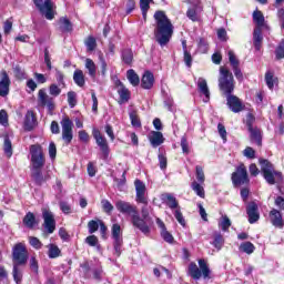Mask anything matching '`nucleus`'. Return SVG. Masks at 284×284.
I'll return each instance as SVG.
<instances>
[{
	"label": "nucleus",
	"mask_w": 284,
	"mask_h": 284,
	"mask_svg": "<svg viewBox=\"0 0 284 284\" xmlns=\"http://www.w3.org/2000/svg\"><path fill=\"white\" fill-rule=\"evenodd\" d=\"M28 248L26 244L17 243L12 248V262L13 265H26L28 263Z\"/></svg>",
	"instance_id": "obj_9"
},
{
	"label": "nucleus",
	"mask_w": 284,
	"mask_h": 284,
	"mask_svg": "<svg viewBox=\"0 0 284 284\" xmlns=\"http://www.w3.org/2000/svg\"><path fill=\"white\" fill-rule=\"evenodd\" d=\"M29 243L34 250H41V247H43V243H41V240L34 236L29 237Z\"/></svg>",
	"instance_id": "obj_50"
},
{
	"label": "nucleus",
	"mask_w": 284,
	"mask_h": 284,
	"mask_svg": "<svg viewBox=\"0 0 284 284\" xmlns=\"http://www.w3.org/2000/svg\"><path fill=\"white\" fill-rule=\"evenodd\" d=\"M219 88L226 97L234 92V75L225 67L220 68Z\"/></svg>",
	"instance_id": "obj_5"
},
{
	"label": "nucleus",
	"mask_w": 284,
	"mask_h": 284,
	"mask_svg": "<svg viewBox=\"0 0 284 284\" xmlns=\"http://www.w3.org/2000/svg\"><path fill=\"white\" fill-rule=\"evenodd\" d=\"M191 187L197 196H200L201 199H205V189H203V185L200 184V182L193 181Z\"/></svg>",
	"instance_id": "obj_39"
},
{
	"label": "nucleus",
	"mask_w": 284,
	"mask_h": 284,
	"mask_svg": "<svg viewBox=\"0 0 284 284\" xmlns=\"http://www.w3.org/2000/svg\"><path fill=\"white\" fill-rule=\"evenodd\" d=\"M34 128H37V116H34V112L28 111L24 116V130L32 132Z\"/></svg>",
	"instance_id": "obj_23"
},
{
	"label": "nucleus",
	"mask_w": 284,
	"mask_h": 284,
	"mask_svg": "<svg viewBox=\"0 0 284 284\" xmlns=\"http://www.w3.org/2000/svg\"><path fill=\"white\" fill-rule=\"evenodd\" d=\"M231 181L234 187H241V185H247L250 183V175L247 174V168L245 164H240L235 172L231 175Z\"/></svg>",
	"instance_id": "obj_8"
},
{
	"label": "nucleus",
	"mask_w": 284,
	"mask_h": 284,
	"mask_svg": "<svg viewBox=\"0 0 284 284\" xmlns=\"http://www.w3.org/2000/svg\"><path fill=\"white\" fill-rule=\"evenodd\" d=\"M22 223L23 225H26V227L32 230V227H34V224L37 223V217L34 216V213L28 212L23 217Z\"/></svg>",
	"instance_id": "obj_33"
},
{
	"label": "nucleus",
	"mask_w": 284,
	"mask_h": 284,
	"mask_svg": "<svg viewBox=\"0 0 284 284\" xmlns=\"http://www.w3.org/2000/svg\"><path fill=\"white\" fill-rule=\"evenodd\" d=\"M31 170V180L36 185H43L50 181V174L43 173V169H30Z\"/></svg>",
	"instance_id": "obj_15"
},
{
	"label": "nucleus",
	"mask_w": 284,
	"mask_h": 284,
	"mask_svg": "<svg viewBox=\"0 0 284 284\" xmlns=\"http://www.w3.org/2000/svg\"><path fill=\"white\" fill-rule=\"evenodd\" d=\"M38 105L40 108H48L50 112L54 110V99L48 95L45 89H40L38 92Z\"/></svg>",
	"instance_id": "obj_14"
},
{
	"label": "nucleus",
	"mask_w": 284,
	"mask_h": 284,
	"mask_svg": "<svg viewBox=\"0 0 284 284\" xmlns=\"http://www.w3.org/2000/svg\"><path fill=\"white\" fill-rule=\"evenodd\" d=\"M73 81L75 85H79V88H83L85 85V75L83 74V71L75 70L73 73Z\"/></svg>",
	"instance_id": "obj_35"
},
{
	"label": "nucleus",
	"mask_w": 284,
	"mask_h": 284,
	"mask_svg": "<svg viewBox=\"0 0 284 284\" xmlns=\"http://www.w3.org/2000/svg\"><path fill=\"white\" fill-rule=\"evenodd\" d=\"M85 243L91 247H97V245H99V239L97 235H91L85 239Z\"/></svg>",
	"instance_id": "obj_60"
},
{
	"label": "nucleus",
	"mask_w": 284,
	"mask_h": 284,
	"mask_svg": "<svg viewBox=\"0 0 284 284\" xmlns=\"http://www.w3.org/2000/svg\"><path fill=\"white\" fill-rule=\"evenodd\" d=\"M93 138L95 139V143L102 152V159L106 161V159L110 156V145L108 144V140L105 136H103V134H101L99 129L93 130Z\"/></svg>",
	"instance_id": "obj_11"
},
{
	"label": "nucleus",
	"mask_w": 284,
	"mask_h": 284,
	"mask_svg": "<svg viewBox=\"0 0 284 284\" xmlns=\"http://www.w3.org/2000/svg\"><path fill=\"white\" fill-rule=\"evenodd\" d=\"M161 236L166 243H174V236H172L170 232H168V229L161 231Z\"/></svg>",
	"instance_id": "obj_62"
},
{
	"label": "nucleus",
	"mask_w": 284,
	"mask_h": 284,
	"mask_svg": "<svg viewBox=\"0 0 284 284\" xmlns=\"http://www.w3.org/2000/svg\"><path fill=\"white\" fill-rule=\"evenodd\" d=\"M29 265L33 274H39V261H37V257L32 256L29 261Z\"/></svg>",
	"instance_id": "obj_53"
},
{
	"label": "nucleus",
	"mask_w": 284,
	"mask_h": 284,
	"mask_svg": "<svg viewBox=\"0 0 284 284\" xmlns=\"http://www.w3.org/2000/svg\"><path fill=\"white\" fill-rule=\"evenodd\" d=\"M197 90L200 94H203V102L207 103L210 101V88L207 87V81L203 78L197 80Z\"/></svg>",
	"instance_id": "obj_21"
},
{
	"label": "nucleus",
	"mask_w": 284,
	"mask_h": 284,
	"mask_svg": "<svg viewBox=\"0 0 284 284\" xmlns=\"http://www.w3.org/2000/svg\"><path fill=\"white\" fill-rule=\"evenodd\" d=\"M210 266H207L205 260H199V266L196 263H191L189 265V274L194 281H199L202 276L203 278H210Z\"/></svg>",
	"instance_id": "obj_6"
},
{
	"label": "nucleus",
	"mask_w": 284,
	"mask_h": 284,
	"mask_svg": "<svg viewBox=\"0 0 284 284\" xmlns=\"http://www.w3.org/2000/svg\"><path fill=\"white\" fill-rule=\"evenodd\" d=\"M126 79H129L131 85H134V88H136V85L141 83V79L139 78V74H136V72L133 69H130L126 72Z\"/></svg>",
	"instance_id": "obj_37"
},
{
	"label": "nucleus",
	"mask_w": 284,
	"mask_h": 284,
	"mask_svg": "<svg viewBox=\"0 0 284 284\" xmlns=\"http://www.w3.org/2000/svg\"><path fill=\"white\" fill-rule=\"evenodd\" d=\"M243 155L246 156V159H256V151L252 146H247L243 151Z\"/></svg>",
	"instance_id": "obj_59"
},
{
	"label": "nucleus",
	"mask_w": 284,
	"mask_h": 284,
	"mask_svg": "<svg viewBox=\"0 0 284 284\" xmlns=\"http://www.w3.org/2000/svg\"><path fill=\"white\" fill-rule=\"evenodd\" d=\"M253 45L255 50H261L263 45V29L255 28L253 31Z\"/></svg>",
	"instance_id": "obj_28"
},
{
	"label": "nucleus",
	"mask_w": 284,
	"mask_h": 284,
	"mask_svg": "<svg viewBox=\"0 0 284 284\" xmlns=\"http://www.w3.org/2000/svg\"><path fill=\"white\" fill-rule=\"evenodd\" d=\"M150 3H152V0H140V8L144 19L148 17V10H150Z\"/></svg>",
	"instance_id": "obj_46"
},
{
	"label": "nucleus",
	"mask_w": 284,
	"mask_h": 284,
	"mask_svg": "<svg viewBox=\"0 0 284 284\" xmlns=\"http://www.w3.org/2000/svg\"><path fill=\"white\" fill-rule=\"evenodd\" d=\"M162 203H165L170 210H179V201L170 193H163L161 195Z\"/></svg>",
	"instance_id": "obj_24"
},
{
	"label": "nucleus",
	"mask_w": 284,
	"mask_h": 284,
	"mask_svg": "<svg viewBox=\"0 0 284 284\" xmlns=\"http://www.w3.org/2000/svg\"><path fill=\"white\" fill-rule=\"evenodd\" d=\"M155 19V29L154 37L155 41L163 48V45H168L170 40L172 39V34H174V27L172 22L168 19L165 11H156L154 13Z\"/></svg>",
	"instance_id": "obj_1"
},
{
	"label": "nucleus",
	"mask_w": 284,
	"mask_h": 284,
	"mask_svg": "<svg viewBox=\"0 0 284 284\" xmlns=\"http://www.w3.org/2000/svg\"><path fill=\"white\" fill-rule=\"evenodd\" d=\"M261 172L268 185H276L283 181V174L274 170V164L270 160L260 159Z\"/></svg>",
	"instance_id": "obj_4"
},
{
	"label": "nucleus",
	"mask_w": 284,
	"mask_h": 284,
	"mask_svg": "<svg viewBox=\"0 0 284 284\" xmlns=\"http://www.w3.org/2000/svg\"><path fill=\"white\" fill-rule=\"evenodd\" d=\"M246 214L248 216V223L254 224L261 219V214L258 213V205L256 202H251L246 206Z\"/></svg>",
	"instance_id": "obj_19"
},
{
	"label": "nucleus",
	"mask_w": 284,
	"mask_h": 284,
	"mask_svg": "<svg viewBox=\"0 0 284 284\" xmlns=\"http://www.w3.org/2000/svg\"><path fill=\"white\" fill-rule=\"evenodd\" d=\"M99 221H94V220H91L89 223H88V227H89V234H94V232H97L99 230Z\"/></svg>",
	"instance_id": "obj_57"
},
{
	"label": "nucleus",
	"mask_w": 284,
	"mask_h": 284,
	"mask_svg": "<svg viewBox=\"0 0 284 284\" xmlns=\"http://www.w3.org/2000/svg\"><path fill=\"white\" fill-rule=\"evenodd\" d=\"M240 250L245 252V254H253L254 253V244L252 242H245L240 245Z\"/></svg>",
	"instance_id": "obj_45"
},
{
	"label": "nucleus",
	"mask_w": 284,
	"mask_h": 284,
	"mask_svg": "<svg viewBox=\"0 0 284 284\" xmlns=\"http://www.w3.org/2000/svg\"><path fill=\"white\" fill-rule=\"evenodd\" d=\"M270 221L274 227H277L278 230H283L284 227L283 215L280 213L278 210L273 209L270 212Z\"/></svg>",
	"instance_id": "obj_20"
},
{
	"label": "nucleus",
	"mask_w": 284,
	"mask_h": 284,
	"mask_svg": "<svg viewBox=\"0 0 284 284\" xmlns=\"http://www.w3.org/2000/svg\"><path fill=\"white\" fill-rule=\"evenodd\" d=\"M58 24L61 32H72V22L67 17L60 18Z\"/></svg>",
	"instance_id": "obj_31"
},
{
	"label": "nucleus",
	"mask_w": 284,
	"mask_h": 284,
	"mask_svg": "<svg viewBox=\"0 0 284 284\" xmlns=\"http://www.w3.org/2000/svg\"><path fill=\"white\" fill-rule=\"evenodd\" d=\"M55 79L60 88H65V81L63 80L65 79V75L63 74V72H61L60 70H55Z\"/></svg>",
	"instance_id": "obj_54"
},
{
	"label": "nucleus",
	"mask_w": 284,
	"mask_h": 284,
	"mask_svg": "<svg viewBox=\"0 0 284 284\" xmlns=\"http://www.w3.org/2000/svg\"><path fill=\"white\" fill-rule=\"evenodd\" d=\"M115 207L121 214H128L131 216L133 227H138V230H140V232H142V234L145 236L150 235V226H146L145 222L141 220V215H139V210H136V206L130 202L119 200L115 202Z\"/></svg>",
	"instance_id": "obj_2"
},
{
	"label": "nucleus",
	"mask_w": 284,
	"mask_h": 284,
	"mask_svg": "<svg viewBox=\"0 0 284 284\" xmlns=\"http://www.w3.org/2000/svg\"><path fill=\"white\" fill-rule=\"evenodd\" d=\"M184 63L186 68H192V54L189 51L184 52Z\"/></svg>",
	"instance_id": "obj_64"
},
{
	"label": "nucleus",
	"mask_w": 284,
	"mask_h": 284,
	"mask_svg": "<svg viewBox=\"0 0 284 284\" xmlns=\"http://www.w3.org/2000/svg\"><path fill=\"white\" fill-rule=\"evenodd\" d=\"M265 82L268 90H274V84L278 83V78L274 77V72L267 71L265 73Z\"/></svg>",
	"instance_id": "obj_34"
},
{
	"label": "nucleus",
	"mask_w": 284,
	"mask_h": 284,
	"mask_svg": "<svg viewBox=\"0 0 284 284\" xmlns=\"http://www.w3.org/2000/svg\"><path fill=\"white\" fill-rule=\"evenodd\" d=\"M21 264H13V271H12V276L13 281L19 284L23 280V271L21 270Z\"/></svg>",
	"instance_id": "obj_38"
},
{
	"label": "nucleus",
	"mask_w": 284,
	"mask_h": 284,
	"mask_svg": "<svg viewBox=\"0 0 284 284\" xmlns=\"http://www.w3.org/2000/svg\"><path fill=\"white\" fill-rule=\"evenodd\" d=\"M253 22L255 23V28H258V30H263L265 28V16H263V12L260 10H255L253 12Z\"/></svg>",
	"instance_id": "obj_29"
},
{
	"label": "nucleus",
	"mask_w": 284,
	"mask_h": 284,
	"mask_svg": "<svg viewBox=\"0 0 284 284\" xmlns=\"http://www.w3.org/2000/svg\"><path fill=\"white\" fill-rule=\"evenodd\" d=\"M12 81L10 80V75L8 71L2 70L0 72V97H8L10 94V84Z\"/></svg>",
	"instance_id": "obj_16"
},
{
	"label": "nucleus",
	"mask_w": 284,
	"mask_h": 284,
	"mask_svg": "<svg viewBox=\"0 0 284 284\" xmlns=\"http://www.w3.org/2000/svg\"><path fill=\"white\" fill-rule=\"evenodd\" d=\"M149 141L152 145V148H159V145H162V143L165 141V138H163V133L159 131H152Z\"/></svg>",
	"instance_id": "obj_25"
},
{
	"label": "nucleus",
	"mask_w": 284,
	"mask_h": 284,
	"mask_svg": "<svg viewBox=\"0 0 284 284\" xmlns=\"http://www.w3.org/2000/svg\"><path fill=\"white\" fill-rule=\"evenodd\" d=\"M42 219L44 221V230H47L48 234H53L57 230V221L54 220V214H52V211L43 209Z\"/></svg>",
	"instance_id": "obj_13"
},
{
	"label": "nucleus",
	"mask_w": 284,
	"mask_h": 284,
	"mask_svg": "<svg viewBox=\"0 0 284 284\" xmlns=\"http://www.w3.org/2000/svg\"><path fill=\"white\" fill-rule=\"evenodd\" d=\"M31 154V169H43L45 165V154H43V148L40 144H33L30 146Z\"/></svg>",
	"instance_id": "obj_7"
},
{
	"label": "nucleus",
	"mask_w": 284,
	"mask_h": 284,
	"mask_svg": "<svg viewBox=\"0 0 284 284\" xmlns=\"http://www.w3.org/2000/svg\"><path fill=\"white\" fill-rule=\"evenodd\" d=\"M174 216H175L178 223H180V225H182V227H185V217H183V213H181L180 209L175 210Z\"/></svg>",
	"instance_id": "obj_56"
},
{
	"label": "nucleus",
	"mask_w": 284,
	"mask_h": 284,
	"mask_svg": "<svg viewBox=\"0 0 284 284\" xmlns=\"http://www.w3.org/2000/svg\"><path fill=\"white\" fill-rule=\"evenodd\" d=\"M275 58L277 59V61L284 59V40H282L277 48L275 49Z\"/></svg>",
	"instance_id": "obj_48"
},
{
	"label": "nucleus",
	"mask_w": 284,
	"mask_h": 284,
	"mask_svg": "<svg viewBox=\"0 0 284 284\" xmlns=\"http://www.w3.org/2000/svg\"><path fill=\"white\" fill-rule=\"evenodd\" d=\"M84 68L85 70H88V74L89 77H91V79H97V64L93 62L92 59L87 58L84 60Z\"/></svg>",
	"instance_id": "obj_30"
},
{
	"label": "nucleus",
	"mask_w": 284,
	"mask_h": 284,
	"mask_svg": "<svg viewBox=\"0 0 284 284\" xmlns=\"http://www.w3.org/2000/svg\"><path fill=\"white\" fill-rule=\"evenodd\" d=\"M226 97V105H229L231 111L235 113L243 112V109L245 106L243 105V102L241 101V99H239V97L232 95V93Z\"/></svg>",
	"instance_id": "obj_18"
},
{
	"label": "nucleus",
	"mask_w": 284,
	"mask_h": 284,
	"mask_svg": "<svg viewBox=\"0 0 284 284\" xmlns=\"http://www.w3.org/2000/svg\"><path fill=\"white\" fill-rule=\"evenodd\" d=\"M3 150L7 156L10 159V156H12V141H10V138H4Z\"/></svg>",
	"instance_id": "obj_47"
},
{
	"label": "nucleus",
	"mask_w": 284,
	"mask_h": 284,
	"mask_svg": "<svg viewBox=\"0 0 284 284\" xmlns=\"http://www.w3.org/2000/svg\"><path fill=\"white\" fill-rule=\"evenodd\" d=\"M68 103L70 108H74L77 105V93L74 91L68 92Z\"/></svg>",
	"instance_id": "obj_55"
},
{
	"label": "nucleus",
	"mask_w": 284,
	"mask_h": 284,
	"mask_svg": "<svg viewBox=\"0 0 284 284\" xmlns=\"http://www.w3.org/2000/svg\"><path fill=\"white\" fill-rule=\"evenodd\" d=\"M101 204H102L104 212H106V214H110V212H112V210H114V205H112V203H110V201H108V200H102Z\"/></svg>",
	"instance_id": "obj_61"
},
{
	"label": "nucleus",
	"mask_w": 284,
	"mask_h": 284,
	"mask_svg": "<svg viewBox=\"0 0 284 284\" xmlns=\"http://www.w3.org/2000/svg\"><path fill=\"white\" fill-rule=\"evenodd\" d=\"M34 6L38 8L40 13L48 19V21H52L54 19V3L52 0H33Z\"/></svg>",
	"instance_id": "obj_10"
},
{
	"label": "nucleus",
	"mask_w": 284,
	"mask_h": 284,
	"mask_svg": "<svg viewBox=\"0 0 284 284\" xmlns=\"http://www.w3.org/2000/svg\"><path fill=\"white\" fill-rule=\"evenodd\" d=\"M219 226L223 232H227V230L232 227V221H230V217H227V215H223L219 222Z\"/></svg>",
	"instance_id": "obj_42"
},
{
	"label": "nucleus",
	"mask_w": 284,
	"mask_h": 284,
	"mask_svg": "<svg viewBox=\"0 0 284 284\" xmlns=\"http://www.w3.org/2000/svg\"><path fill=\"white\" fill-rule=\"evenodd\" d=\"M112 236L114 240V250L116 256H121V245H123V237H121V225L113 224L112 225Z\"/></svg>",
	"instance_id": "obj_17"
},
{
	"label": "nucleus",
	"mask_w": 284,
	"mask_h": 284,
	"mask_svg": "<svg viewBox=\"0 0 284 284\" xmlns=\"http://www.w3.org/2000/svg\"><path fill=\"white\" fill-rule=\"evenodd\" d=\"M61 88H62V87H59V84L52 83V84L49 87V94H50L51 97H59V94H61Z\"/></svg>",
	"instance_id": "obj_52"
},
{
	"label": "nucleus",
	"mask_w": 284,
	"mask_h": 284,
	"mask_svg": "<svg viewBox=\"0 0 284 284\" xmlns=\"http://www.w3.org/2000/svg\"><path fill=\"white\" fill-rule=\"evenodd\" d=\"M88 52H94L97 50V39L92 36L88 37L84 41Z\"/></svg>",
	"instance_id": "obj_41"
},
{
	"label": "nucleus",
	"mask_w": 284,
	"mask_h": 284,
	"mask_svg": "<svg viewBox=\"0 0 284 284\" xmlns=\"http://www.w3.org/2000/svg\"><path fill=\"white\" fill-rule=\"evenodd\" d=\"M248 132H250V139L252 143H256V145L261 148V145H263V135L261 133V129L250 125Z\"/></svg>",
	"instance_id": "obj_22"
},
{
	"label": "nucleus",
	"mask_w": 284,
	"mask_h": 284,
	"mask_svg": "<svg viewBox=\"0 0 284 284\" xmlns=\"http://www.w3.org/2000/svg\"><path fill=\"white\" fill-rule=\"evenodd\" d=\"M48 251V256L49 258H59L61 256V248L57 246V244H48L47 245Z\"/></svg>",
	"instance_id": "obj_36"
},
{
	"label": "nucleus",
	"mask_w": 284,
	"mask_h": 284,
	"mask_svg": "<svg viewBox=\"0 0 284 284\" xmlns=\"http://www.w3.org/2000/svg\"><path fill=\"white\" fill-rule=\"evenodd\" d=\"M129 116L131 119V125H133V128H141V120L139 119L136 111H132Z\"/></svg>",
	"instance_id": "obj_49"
},
{
	"label": "nucleus",
	"mask_w": 284,
	"mask_h": 284,
	"mask_svg": "<svg viewBox=\"0 0 284 284\" xmlns=\"http://www.w3.org/2000/svg\"><path fill=\"white\" fill-rule=\"evenodd\" d=\"M61 128H62V140L67 145H70L72 143V139H74V135L72 133V126L74 123H72V120H70L69 116H64L61 122Z\"/></svg>",
	"instance_id": "obj_12"
},
{
	"label": "nucleus",
	"mask_w": 284,
	"mask_h": 284,
	"mask_svg": "<svg viewBox=\"0 0 284 284\" xmlns=\"http://www.w3.org/2000/svg\"><path fill=\"white\" fill-rule=\"evenodd\" d=\"M223 243H225V241L223 240V235L221 233H214V247L216 250H221V247H223Z\"/></svg>",
	"instance_id": "obj_44"
},
{
	"label": "nucleus",
	"mask_w": 284,
	"mask_h": 284,
	"mask_svg": "<svg viewBox=\"0 0 284 284\" xmlns=\"http://www.w3.org/2000/svg\"><path fill=\"white\" fill-rule=\"evenodd\" d=\"M121 59L125 65H132V61H134V53L132 52V49L122 50Z\"/></svg>",
	"instance_id": "obj_32"
},
{
	"label": "nucleus",
	"mask_w": 284,
	"mask_h": 284,
	"mask_svg": "<svg viewBox=\"0 0 284 284\" xmlns=\"http://www.w3.org/2000/svg\"><path fill=\"white\" fill-rule=\"evenodd\" d=\"M195 176H196V181L200 184H204L205 183V173L203 172V168L202 166H195Z\"/></svg>",
	"instance_id": "obj_43"
},
{
	"label": "nucleus",
	"mask_w": 284,
	"mask_h": 284,
	"mask_svg": "<svg viewBox=\"0 0 284 284\" xmlns=\"http://www.w3.org/2000/svg\"><path fill=\"white\" fill-rule=\"evenodd\" d=\"M134 185H135V201L136 203H142V209H141V221H143L144 225L146 227H150L148 225V223H150V221H152V217L150 216V212H152V206H148V189L145 187V183H143V181L141 180H135L134 181Z\"/></svg>",
	"instance_id": "obj_3"
},
{
	"label": "nucleus",
	"mask_w": 284,
	"mask_h": 284,
	"mask_svg": "<svg viewBox=\"0 0 284 284\" xmlns=\"http://www.w3.org/2000/svg\"><path fill=\"white\" fill-rule=\"evenodd\" d=\"M227 54H229V61L231 63L232 69L237 68L239 65H241V62L236 58V54H234V51H229Z\"/></svg>",
	"instance_id": "obj_51"
},
{
	"label": "nucleus",
	"mask_w": 284,
	"mask_h": 284,
	"mask_svg": "<svg viewBox=\"0 0 284 284\" xmlns=\"http://www.w3.org/2000/svg\"><path fill=\"white\" fill-rule=\"evenodd\" d=\"M13 73L16 79H20V80L26 79V71H23L19 65L13 68Z\"/></svg>",
	"instance_id": "obj_58"
},
{
	"label": "nucleus",
	"mask_w": 284,
	"mask_h": 284,
	"mask_svg": "<svg viewBox=\"0 0 284 284\" xmlns=\"http://www.w3.org/2000/svg\"><path fill=\"white\" fill-rule=\"evenodd\" d=\"M141 85L144 90H152L154 85V74L150 71L144 72Z\"/></svg>",
	"instance_id": "obj_26"
},
{
	"label": "nucleus",
	"mask_w": 284,
	"mask_h": 284,
	"mask_svg": "<svg viewBox=\"0 0 284 284\" xmlns=\"http://www.w3.org/2000/svg\"><path fill=\"white\" fill-rule=\"evenodd\" d=\"M203 8H201V6H193L189 8L186 11L187 19H190L191 21H200L201 19L200 14Z\"/></svg>",
	"instance_id": "obj_27"
},
{
	"label": "nucleus",
	"mask_w": 284,
	"mask_h": 284,
	"mask_svg": "<svg viewBox=\"0 0 284 284\" xmlns=\"http://www.w3.org/2000/svg\"><path fill=\"white\" fill-rule=\"evenodd\" d=\"M118 93L121 101H130V90H128V88H125L123 84L118 87Z\"/></svg>",
	"instance_id": "obj_40"
},
{
	"label": "nucleus",
	"mask_w": 284,
	"mask_h": 284,
	"mask_svg": "<svg viewBox=\"0 0 284 284\" xmlns=\"http://www.w3.org/2000/svg\"><path fill=\"white\" fill-rule=\"evenodd\" d=\"M0 124L4 128L8 126V112L6 110H0Z\"/></svg>",
	"instance_id": "obj_63"
}]
</instances>
